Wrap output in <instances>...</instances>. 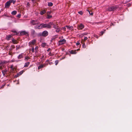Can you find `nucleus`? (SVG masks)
I'll use <instances>...</instances> for the list:
<instances>
[{
  "instance_id": "f257e3e1",
  "label": "nucleus",
  "mask_w": 132,
  "mask_h": 132,
  "mask_svg": "<svg viewBox=\"0 0 132 132\" xmlns=\"http://www.w3.org/2000/svg\"><path fill=\"white\" fill-rule=\"evenodd\" d=\"M53 22H50L48 23H42L41 24L42 26L41 29L44 28H47L48 29H51L52 27V26L53 25Z\"/></svg>"
},
{
  "instance_id": "f03ea898",
  "label": "nucleus",
  "mask_w": 132,
  "mask_h": 132,
  "mask_svg": "<svg viewBox=\"0 0 132 132\" xmlns=\"http://www.w3.org/2000/svg\"><path fill=\"white\" fill-rule=\"evenodd\" d=\"M118 8V6L116 5L113 6L108 7L107 9V11L110 12L114 11H116Z\"/></svg>"
},
{
  "instance_id": "7ed1b4c3",
  "label": "nucleus",
  "mask_w": 132,
  "mask_h": 132,
  "mask_svg": "<svg viewBox=\"0 0 132 132\" xmlns=\"http://www.w3.org/2000/svg\"><path fill=\"white\" fill-rule=\"evenodd\" d=\"M1 62H2V66H0V69L3 70V69L4 67V64L7 63L8 62L5 61H1Z\"/></svg>"
},
{
  "instance_id": "20e7f679",
  "label": "nucleus",
  "mask_w": 132,
  "mask_h": 132,
  "mask_svg": "<svg viewBox=\"0 0 132 132\" xmlns=\"http://www.w3.org/2000/svg\"><path fill=\"white\" fill-rule=\"evenodd\" d=\"M66 40L64 39H63L62 40H60L59 41V45H62L63 44L65 43H66Z\"/></svg>"
},
{
  "instance_id": "39448f33",
  "label": "nucleus",
  "mask_w": 132,
  "mask_h": 132,
  "mask_svg": "<svg viewBox=\"0 0 132 132\" xmlns=\"http://www.w3.org/2000/svg\"><path fill=\"white\" fill-rule=\"evenodd\" d=\"M48 31H47L45 30L42 32L41 35L43 36L46 37L48 35Z\"/></svg>"
},
{
  "instance_id": "423d86ee",
  "label": "nucleus",
  "mask_w": 132,
  "mask_h": 132,
  "mask_svg": "<svg viewBox=\"0 0 132 132\" xmlns=\"http://www.w3.org/2000/svg\"><path fill=\"white\" fill-rule=\"evenodd\" d=\"M36 43V40L35 39L32 40L31 42H30L29 43V46L32 47V45H34Z\"/></svg>"
},
{
  "instance_id": "0eeeda50",
  "label": "nucleus",
  "mask_w": 132,
  "mask_h": 132,
  "mask_svg": "<svg viewBox=\"0 0 132 132\" xmlns=\"http://www.w3.org/2000/svg\"><path fill=\"white\" fill-rule=\"evenodd\" d=\"M11 3L10 0L7 2L5 4V8H8L9 7L11 4Z\"/></svg>"
},
{
  "instance_id": "6e6552de",
  "label": "nucleus",
  "mask_w": 132,
  "mask_h": 132,
  "mask_svg": "<svg viewBox=\"0 0 132 132\" xmlns=\"http://www.w3.org/2000/svg\"><path fill=\"white\" fill-rule=\"evenodd\" d=\"M30 23L32 25L37 24L38 23V22L36 20H31L30 21Z\"/></svg>"
},
{
  "instance_id": "1a4fd4ad",
  "label": "nucleus",
  "mask_w": 132,
  "mask_h": 132,
  "mask_svg": "<svg viewBox=\"0 0 132 132\" xmlns=\"http://www.w3.org/2000/svg\"><path fill=\"white\" fill-rule=\"evenodd\" d=\"M20 35H26V36L29 35L28 33L25 31H21L20 33Z\"/></svg>"
},
{
  "instance_id": "9d476101",
  "label": "nucleus",
  "mask_w": 132,
  "mask_h": 132,
  "mask_svg": "<svg viewBox=\"0 0 132 132\" xmlns=\"http://www.w3.org/2000/svg\"><path fill=\"white\" fill-rule=\"evenodd\" d=\"M84 27V26L82 23L78 25L77 27V29L79 30H82Z\"/></svg>"
},
{
  "instance_id": "9b49d317",
  "label": "nucleus",
  "mask_w": 132,
  "mask_h": 132,
  "mask_svg": "<svg viewBox=\"0 0 132 132\" xmlns=\"http://www.w3.org/2000/svg\"><path fill=\"white\" fill-rule=\"evenodd\" d=\"M4 68V69L3 70H2V72L3 76H6L5 74L7 73V71L6 68L5 69Z\"/></svg>"
},
{
  "instance_id": "f8f14e48",
  "label": "nucleus",
  "mask_w": 132,
  "mask_h": 132,
  "mask_svg": "<svg viewBox=\"0 0 132 132\" xmlns=\"http://www.w3.org/2000/svg\"><path fill=\"white\" fill-rule=\"evenodd\" d=\"M12 41L13 43L14 44H17L18 43L17 40L15 39L14 38L12 39Z\"/></svg>"
},
{
  "instance_id": "ddd939ff",
  "label": "nucleus",
  "mask_w": 132,
  "mask_h": 132,
  "mask_svg": "<svg viewBox=\"0 0 132 132\" xmlns=\"http://www.w3.org/2000/svg\"><path fill=\"white\" fill-rule=\"evenodd\" d=\"M46 12V10L45 9L41 11L40 12V14L41 15H43L44 13H45Z\"/></svg>"
},
{
  "instance_id": "4468645a",
  "label": "nucleus",
  "mask_w": 132,
  "mask_h": 132,
  "mask_svg": "<svg viewBox=\"0 0 132 132\" xmlns=\"http://www.w3.org/2000/svg\"><path fill=\"white\" fill-rule=\"evenodd\" d=\"M24 54L23 53H21L18 56V59H20L22 58L24 56Z\"/></svg>"
},
{
  "instance_id": "2eb2a0df",
  "label": "nucleus",
  "mask_w": 132,
  "mask_h": 132,
  "mask_svg": "<svg viewBox=\"0 0 132 132\" xmlns=\"http://www.w3.org/2000/svg\"><path fill=\"white\" fill-rule=\"evenodd\" d=\"M13 36L12 35H9L7 36L6 37V39L7 40H9L10 39L11 37Z\"/></svg>"
},
{
  "instance_id": "dca6fc26",
  "label": "nucleus",
  "mask_w": 132,
  "mask_h": 132,
  "mask_svg": "<svg viewBox=\"0 0 132 132\" xmlns=\"http://www.w3.org/2000/svg\"><path fill=\"white\" fill-rule=\"evenodd\" d=\"M15 46L14 45H12L10 47V48L9 49V50L10 51H11L13 50L15 48Z\"/></svg>"
},
{
  "instance_id": "f3484780",
  "label": "nucleus",
  "mask_w": 132,
  "mask_h": 132,
  "mask_svg": "<svg viewBox=\"0 0 132 132\" xmlns=\"http://www.w3.org/2000/svg\"><path fill=\"white\" fill-rule=\"evenodd\" d=\"M42 26L41 25V24H40L39 26H37L36 25L35 26V28L36 29H41V27Z\"/></svg>"
},
{
  "instance_id": "a211bd4d",
  "label": "nucleus",
  "mask_w": 132,
  "mask_h": 132,
  "mask_svg": "<svg viewBox=\"0 0 132 132\" xmlns=\"http://www.w3.org/2000/svg\"><path fill=\"white\" fill-rule=\"evenodd\" d=\"M31 34L32 35H34L35 34V31L33 29H31Z\"/></svg>"
},
{
  "instance_id": "6ab92c4d",
  "label": "nucleus",
  "mask_w": 132,
  "mask_h": 132,
  "mask_svg": "<svg viewBox=\"0 0 132 132\" xmlns=\"http://www.w3.org/2000/svg\"><path fill=\"white\" fill-rule=\"evenodd\" d=\"M70 53L71 54H76L77 52L76 50H72L71 51Z\"/></svg>"
},
{
  "instance_id": "aec40b11",
  "label": "nucleus",
  "mask_w": 132,
  "mask_h": 132,
  "mask_svg": "<svg viewBox=\"0 0 132 132\" xmlns=\"http://www.w3.org/2000/svg\"><path fill=\"white\" fill-rule=\"evenodd\" d=\"M66 27L68 28V29L70 30H73V27L72 26H66Z\"/></svg>"
},
{
  "instance_id": "412c9836",
  "label": "nucleus",
  "mask_w": 132,
  "mask_h": 132,
  "mask_svg": "<svg viewBox=\"0 0 132 132\" xmlns=\"http://www.w3.org/2000/svg\"><path fill=\"white\" fill-rule=\"evenodd\" d=\"M30 62H27V63H26L25 64V65H24V67H28L29 65V64Z\"/></svg>"
},
{
  "instance_id": "4be33fe9",
  "label": "nucleus",
  "mask_w": 132,
  "mask_h": 132,
  "mask_svg": "<svg viewBox=\"0 0 132 132\" xmlns=\"http://www.w3.org/2000/svg\"><path fill=\"white\" fill-rule=\"evenodd\" d=\"M45 66V65H44L43 64L41 65L40 66H39L38 68V69H41V68H43L44 66Z\"/></svg>"
},
{
  "instance_id": "5701e85b",
  "label": "nucleus",
  "mask_w": 132,
  "mask_h": 132,
  "mask_svg": "<svg viewBox=\"0 0 132 132\" xmlns=\"http://www.w3.org/2000/svg\"><path fill=\"white\" fill-rule=\"evenodd\" d=\"M17 13V12L16 11H13L12 13L11 14L13 15H15Z\"/></svg>"
},
{
  "instance_id": "b1692460",
  "label": "nucleus",
  "mask_w": 132,
  "mask_h": 132,
  "mask_svg": "<svg viewBox=\"0 0 132 132\" xmlns=\"http://www.w3.org/2000/svg\"><path fill=\"white\" fill-rule=\"evenodd\" d=\"M48 5L50 6H52L53 5V4L51 2H49L48 3Z\"/></svg>"
},
{
  "instance_id": "393cba45",
  "label": "nucleus",
  "mask_w": 132,
  "mask_h": 132,
  "mask_svg": "<svg viewBox=\"0 0 132 132\" xmlns=\"http://www.w3.org/2000/svg\"><path fill=\"white\" fill-rule=\"evenodd\" d=\"M20 75L19 74V73H17V74L15 75L14 77L16 78L20 76Z\"/></svg>"
},
{
  "instance_id": "a878e982",
  "label": "nucleus",
  "mask_w": 132,
  "mask_h": 132,
  "mask_svg": "<svg viewBox=\"0 0 132 132\" xmlns=\"http://www.w3.org/2000/svg\"><path fill=\"white\" fill-rule=\"evenodd\" d=\"M87 10L88 12L89 13V14L90 15H93V13L92 12H91V13L90 12V11L88 9Z\"/></svg>"
},
{
  "instance_id": "bb28decb",
  "label": "nucleus",
  "mask_w": 132,
  "mask_h": 132,
  "mask_svg": "<svg viewBox=\"0 0 132 132\" xmlns=\"http://www.w3.org/2000/svg\"><path fill=\"white\" fill-rule=\"evenodd\" d=\"M52 17V16L51 15H47V18L48 19H50Z\"/></svg>"
},
{
  "instance_id": "cd10ccee",
  "label": "nucleus",
  "mask_w": 132,
  "mask_h": 132,
  "mask_svg": "<svg viewBox=\"0 0 132 132\" xmlns=\"http://www.w3.org/2000/svg\"><path fill=\"white\" fill-rule=\"evenodd\" d=\"M30 5V4H29V2H27V3L26 6L27 7L29 8V7Z\"/></svg>"
},
{
  "instance_id": "c85d7f7f",
  "label": "nucleus",
  "mask_w": 132,
  "mask_h": 132,
  "mask_svg": "<svg viewBox=\"0 0 132 132\" xmlns=\"http://www.w3.org/2000/svg\"><path fill=\"white\" fill-rule=\"evenodd\" d=\"M53 27L55 29H57L58 28V27L57 26H56L54 24H53Z\"/></svg>"
},
{
  "instance_id": "c756f323",
  "label": "nucleus",
  "mask_w": 132,
  "mask_h": 132,
  "mask_svg": "<svg viewBox=\"0 0 132 132\" xmlns=\"http://www.w3.org/2000/svg\"><path fill=\"white\" fill-rule=\"evenodd\" d=\"M24 72V71L23 70L19 72V74L20 75H21Z\"/></svg>"
},
{
  "instance_id": "7c9ffc66",
  "label": "nucleus",
  "mask_w": 132,
  "mask_h": 132,
  "mask_svg": "<svg viewBox=\"0 0 132 132\" xmlns=\"http://www.w3.org/2000/svg\"><path fill=\"white\" fill-rule=\"evenodd\" d=\"M16 50H18L19 49L21 48L20 46V45H19L18 46H16Z\"/></svg>"
},
{
  "instance_id": "2f4dec72",
  "label": "nucleus",
  "mask_w": 132,
  "mask_h": 132,
  "mask_svg": "<svg viewBox=\"0 0 132 132\" xmlns=\"http://www.w3.org/2000/svg\"><path fill=\"white\" fill-rule=\"evenodd\" d=\"M10 0V2L11 3H13V4H14L15 3V1H14L13 0Z\"/></svg>"
},
{
  "instance_id": "473e14b6",
  "label": "nucleus",
  "mask_w": 132,
  "mask_h": 132,
  "mask_svg": "<svg viewBox=\"0 0 132 132\" xmlns=\"http://www.w3.org/2000/svg\"><path fill=\"white\" fill-rule=\"evenodd\" d=\"M46 45V44L45 43H43L42 44V46L43 47H45Z\"/></svg>"
},
{
  "instance_id": "72a5a7b5",
  "label": "nucleus",
  "mask_w": 132,
  "mask_h": 132,
  "mask_svg": "<svg viewBox=\"0 0 132 132\" xmlns=\"http://www.w3.org/2000/svg\"><path fill=\"white\" fill-rule=\"evenodd\" d=\"M55 65H56L59 63V61L58 60H56L55 61Z\"/></svg>"
},
{
  "instance_id": "f704fd0d",
  "label": "nucleus",
  "mask_w": 132,
  "mask_h": 132,
  "mask_svg": "<svg viewBox=\"0 0 132 132\" xmlns=\"http://www.w3.org/2000/svg\"><path fill=\"white\" fill-rule=\"evenodd\" d=\"M78 13L82 15L83 14V12L82 11H80L78 12Z\"/></svg>"
},
{
  "instance_id": "c9c22d12",
  "label": "nucleus",
  "mask_w": 132,
  "mask_h": 132,
  "mask_svg": "<svg viewBox=\"0 0 132 132\" xmlns=\"http://www.w3.org/2000/svg\"><path fill=\"white\" fill-rule=\"evenodd\" d=\"M82 47L84 48H86V45L85 43H84L82 44Z\"/></svg>"
},
{
  "instance_id": "e433bc0d",
  "label": "nucleus",
  "mask_w": 132,
  "mask_h": 132,
  "mask_svg": "<svg viewBox=\"0 0 132 132\" xmlns=\"http://www.w3.org/2000/svg\"><path fill=\"white\" fill-rule=\"evenodd\" d=\"M51 12L50 11H48L47 12V15H50Z\"/></svg>"
},
{
  "instance_id": "4c0bfd02",
  "label": "nucleus",
  "mask_w": 132,
  "mask_h": 132,
  "mask_svg": "<svg viewBox=\"0 0 132 132\" xmlns=\"http://www.w3.org/2000/svg\"><path fill=\"white\" fill-rule=\"evenodd\" d=\"M12 32H13L15 34H14L15 35H17V32L15 31H12Z\"/></svg>"
},
{
  "instance_id": "58836bf2",
  "label": "nucleus",
  "mask_w": 132,
  "mask_h": 132,
  "mask_svg": "<svg viewBox=\"0 0 132 132\" xmlns=\"http://www.w3.org/2000/svg\"><path fill=\"white\" fill-rule=\"evenodd\" d=\"M62 29L65 31L66 30V28L65 27H64L62 28Z\"/></svg>"
},
{
  "instance_id": "ea45409f",
  "label": "nucleus",
  "mask_w": 132,
  "mask_h": 132,
  "mask_svg": "<svg viewBox=\"0 0 132 132\" xmlns=\"http://www.w3.org/2000/svg\"><path fill=\"white\" fill-rule=\"evenodd\" d=\"M94 36L97 38H98V36L96 35H94Z\"/></svg>"
},
{
  "instance_id": "a19ab883",
  "label": "nucleus",
  "mask_w": 132,
  "mask_h": 132,
  "mask_svg": "<svg viewBox=\"0 0 132 132\" xmlns=\"http://www.w3.org/2000/svg\"><path fill=\"white\" fill-rule=\"evenodd\" d=\"M32 52H34V47H32Z\"/></svg>"
},
{
  "instance_id": "79ce46f5",
  "label": "nucleus",
  "mask_w": 132,
  "mask_h": 132,
  "mask_svg": "<svg viewBox=\"0 0 132 132\" xmlns=\"http://www.w3.org/2000/svg\"><path fill=\"white\" fill-rule=\"evenodd\" d=\"M21 14H19L17 15V17L19 18H20L21 17Z\"/></svg>"
},
{
  "instance_id": "37998d69",
  "label": "nucleus",
  "mask_w": 132,
  "mask_h": 132,
  "mask_svg": "<svg viewBox=\"0 0 132 132\" xmlns=\"http://www.w3.org/2000/svg\"><path fill=\"white\" fill-rule=\"evenodd\" d=\"M104 33V31H101L100 32V33L101 34V35H103V34Z\"/></svg>"
},
{
  "instance_id": "c03bdc74",
  "label": "nucleus",
  "mask_w": 132,
  "mask_h": 132,
  "mask_svg": "<svg viewBox=\"0 0 132 132\" xmlns=\"http://www.w3.org/2000/svg\"><path fill=\"white\" fill-rule=\"evenodd\" d=\"M87 37H85L84 39V40L85 41L87 39Z\"/></svg>"
},
{
  "instance_id": "a18cd8bd",
  "label": "nucleus",
  "mask_w": 132,
  "mask_h": 132,
  "mask_svg": "<svg viewBox=\"0 0 132 132\" xmlns=\"http://www.w3.org/2000/svg\"><path fill=\"white\" fill-rule=\"evenodd\" d=\"M57 29L56 30V31L57 32H59V31H60V30L58 29V28H57Z\"/></svg>"
},
{
  "instance_id": "49530a36",
  "label": "nucleus",
  "mask_w": 132,
  "mask_h": 132,
  "mask_svg": "<svg viewBox=\"0 0 132 132\" xmlns=\"http://www.w3.org/2000/svg\"><path fill=\"white\" fill-rule=\"evenodd\" d=\"M48 55L50 56H51L53 54L51 52H50L48 53Z\"/></svg>"
},
{
  "instance_id": "de8ad7c7",
  "label": "nucleus",
  "mask_w": 132,
  "mask_h": 132,
  "mask_svg": "<svg viewBox=\"0 0 132 132\" xmlns=\"http://www.w3.org/2000/svg\"><path fill=\"white\" fill-rule=\"evenodd\" d=\"M38 46H37L35 47V50H37L38 49Z\"/></svg>"
},
{
  "instance_id": "09e8293b",
  "label": "nucleus",
  "mask_w": 132,
  "mask_h": 132,
  "mask_svg": "<svg viewBox=\"0 0 132 132\" xmlns=\"http://www.w3.org/2000/svg\"><path fill=\"white\" fill-rule=\"evenodd\" d=\"M29 57H25V59L26 60H28L29 59Z\"/></svg>"
},
{
  "instance_id": "8fccbe9b",
  "label": "nucleus",
  "mask_w": 132,
  "mask_h": 132,
  "mask_svg": "<svg viewBox=\"0 0 132 132\" xmlns=\"http://www.w3.org/2000/svg\"><path fill=\"white\" fill-rule=\"evenodd\" d=\"M80 44V43L79 42H77L76 44V45L77 46L79 45Z\"/></svg>"
},
{
  "instance_id": "3c124183",
  "label": "nucleus",
  "mask_w": 132,
  "mask_h": 132,
  "mask_svg": "<svg viewBox=\"0 0 132 132\" xmlns=\"http://www.w3.org/2000/svg\"><path fill=\"white\" fill-rule=\"evenodd\" d=\"M10 51H9V54L10 55H11V54H12V53H11V52H10Z\"/></svg>"
},
{
  "instance_id": "603ef678",
  "label": "nucleus",
  "mask_w": 132,
  "mask_h": 132,
  "mask_svg": "<svg viewBox=\"0 0 132 132\" xmlns=\"http://www.w3.org/2000/svg\"><path fill=\"white\" fill-rule=\"evenodd\" d=\"M53 64L52 62H50L49 63V64L50 65H52Z\"/></svg>"
},
{
  "instance_id": "864d4df0",
  "label": "nucleus",
  "mask_w": 132,
  "mask_h": 132,
  "mask_svg": "<svg viewBox=\"0 0 132 132\" xmlns=\"http://www.w3.org/2000/svg\"><path fill=\"white\" fill-rule=\"evenodd\" d=\"M5 86V85H3L2 86V87H1V88H4V86Z\"/></svg>"
},
{
  "instance_id": "5fc2aeb1",
  "label": "nucleus",
  "mask_w": 132,
  "mask_h": 132,
  "mask_svg": "<svg viewBox=\"0 0 132 132\" xmlns=\"http://www.w3.org/2000/svg\"><path fill=\"white\" fill-rule=\"evenodd\" d=\"M2 66V62L0 61V66Z\"/></svg>"
},
{
  "instance_id": "6e6d98bb",
  "label": "nucleus",
  "mask_w": 132,
  "mask_h": 132,
  "mask_svg": "<svg viewBox=\"0 0 132 132\" xmlns=\"http://www.w3.org/2000/svg\"><path fill=\"white\" fill-rule=\"evenodd\" d=\"M51 50V49L50 48H48L47 50V51H50V50Z\"/></svg>"
},
{
  "instance_id": "4d7b16f0",
  "label": "nucleus",
  "mask_w": 132,
  "mask_h": 132,
  "mask_svg": "<svg viewBox=\"0 0 132 132\" xmlns=\"http://www.w3.org/2000/svg\"><path fill=\"white\" fill-rule=\"evenodd\" d=\"M13 67V65H12L11 66L10 68L11 69H12Z\"/></svg>"
},
{
  "instance_id": "13d9d810",
  "label": "nucleus",
  "mask_w": 132,
  "mask_h": 132,
  "mask_svg": "<svg viewBox=\"0 0 132 132\" xmlns=\"http://www.w3.org/2000/svg\"><path fill=\"white\" fill-rule=\"evenodd\" d=\"M111 25L113 26H114V24L113 23H111Z\"/></svg>"
},
{
  "instance_id": "bf43d9fd",
  "label": "nucleus",
  "mask_w": 132,
  "mask_h": 132,
  "mask_svg": "<svg viewBox=\"0 0 132 132\" xmlns=\"http://www.w3.org/2000/svg\"><path fill=\"white\" fill-rule=\"evenodd\" d=\"M44 57V55H42V56H41V58H43Z\"/></svg>"
},
{
  "instance_id": "052dcab7",
  "label": "nucleus",
  "mask_w": 132,
  "mask_h": 132,
  "mask_svg": "<svg viewBox=\"0 0 132 132\" xmlns=\"http://www.w3.org/2000/svg\"><path fill=\"white\" fill-rule=\"evenodd\" d=\"M87 34V33H85L84 34V35H86Z\"/></svg>"
},
{
  "instance_id": "680f3d73",
  "label": "nucleus",
  "mask_w": 132,
  "mask_h": 132,
  "mask_svg": "<svg viewBox=\"0 0 132 132\" xmlns=\"http://www.w3.org/2000/svg\"><path fill=\"white\" fill-rule=\"evenodd\" d=\"M9 46V45L7 46L6 47V48H7V47H8Z\"/></svg>"
},
{
  "instance_id": "e2e57ef3",
  "label": "nucleus",
  "mask_w": 132,
  "mask_h": 132,
  "mask_svg": "<svg viewBox=\"0 0 132 132\" xmlns=\"http://www.w3.org/2000/svg\"><path fill=\"white\" fill-rule=\"evenodd\" d=\"M79 50H79V49H78L77 50V51H78Z\"/></svg>"
},
{
  "instance_id": "0e129e2a",
  "label": "nucleus",
  "mask_w": 132,
  "mask_h": 132,
  "mask_svg": "<svg viewBox=\"0 0 132 132\" xmlns=\"http://www.w3.org/2000/svg\"><path fill=\"white\" fill-rule=\"evenodd\" d=\"M46 61H48V60H47Z\"/></svg>"
},
{
  "instance_id": "69168bd1",
  "label": "nucleus",
  "mask_w": 132,
  "mask_h": 132,
  "mask_svg": "<svg viewBox=\"0 0 132 132\" xmlns=\"http://www.w3.org/2000/svg\"><path fill=\"white\" fill-rule=\"evenodd\" d=\"M32 1H33V0H32Z\"/></svg>"
}]
</instances>
